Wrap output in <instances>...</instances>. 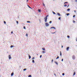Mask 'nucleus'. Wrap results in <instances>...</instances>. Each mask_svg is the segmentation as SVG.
<instances>
[{"label":"nucleus","mask_w":77,"mask_h":77,"mask_svg":"<svg viewBox=\"0 0 77 77\" xmlns=\"http://www.w3.org/2000/svg\"><path fill=\"white\" fill-rule=\"evenodd\" d=\"M48 17V15L47 16L45 17L44 18L45 22L47 21V17Z\"/></svg>","instance_id":"f257e3e1"},{"label":"nucleus","mask_w":77,"mask_h":77,"mask_svg":"<svg viewBox=\"0 0 77 77\" xmlns=\"http://www.w3.org/2000/svg\"><path fill=\"white\" fill-rule=\"evenodd\" d=\"M72 59L73 60H75V55H73L72 56Z\"/></svg>","instance_id":"f03ea898"},{"label":"nucleus","mask_w":77,"mask_h":77,"mask_svg":"<svg viewBox=\"0 0 77 77\" xmlns=\"http://www.w3.org/2000/svg\"><path fill=\"white\" fill-rule=\"evenodd\" d=\"M45 25L47 27H48V26H49V24L48 23H45Z\"/></svg>","instance_id":"7ed1b4c3"},{"label":"nucleus","mask_w":77,"mask_h":77,"mask_svg":"<svg viewBox=\"0 0 77 77\" xmlns=\"http://www.w3.org/2000/svg\"><path fill=\"white\" fill-rule=\"evenodd\" d=\"M8 57H9V59H11V55H9Z\"/></svg>","instance_id":"20e7f679"},{"label":"nucleus","mask_w":77,"mask_h":77,"mask_svg":"<svg viewBox=\"0 0 77 77\" xmlns=\"http://www.w3.org/2000/svg\"><path fill=\"white\" fill-rule=\"evenodd\" d=\"M51 29H56V28L54 27H51Z\"/></svg>","instance_id":"39448f33"},{"label":"nucleus","mask_w":77,"mask_h":77,"mask_svg":"<svg viewBox=\"0 0 77 77\" xmlns=\"http://www.w3.org/2000/svg\"><path fill=\"white\" fill-rule=\"evenodd\" d=\"M69 47H67L66 49V50H67V51H68V50H69Z\"/></svg>","instance_id":"423d86ee"},{"label":"nucleus","mask_w":77,"mask_h":77,"mask_svg":"<svg viewBox=\"0 0 77 77\" xmlns=\"http://www.w3.org/2000/svg\"><path fill=\"white\" fill-rule=\"evenodd\" d=\"M57 15L58 16H60V13H57Z\"/></svg>","instance_id":"0eeeda50"},{"label":"nucleus","mask_w":77,"mask_h":77,"mask_svg":"<svg viewBox=\"0 0 77 77\" xmlns=\"http://www.w3.org/2000/svg\"><path fill=\"white\" fill-rule=\"evenodd\" d=\"M14 75V72H12L11 74V76H12Z\"/></svg>","instance_id":"6e6552de"},{"label":"nucleus","mask_w":77,"mask_h":77,"mask_svg":"<svg viewBox=\"0 0 77 77\" xmlns=\"http://www.w3.org/2000/svg\"><path fill=\"white\" fill-rule=\"evenodd\" d=\"M42 49L44 51H45V48H42Z\"/></svg>","instance_id":"1a4fd4ad"},{"label":"nucleus","mask_w":77,"mask_h":77,"mask_svg":"<svg viewBox=\"0 0 77 77\" xmlns=\"http://www.w3.org/2000/svg\"><path fill=\"white\" fill-rule=\"evenodd\" d=\"M75 75V72H74L73 75Z\"/></svg>","instance_id":"9d476101"},{"label":"nucleus","mask_w":77,"mask_h":77,"mask_svg":"<svg viewBox=\"0 0 77 77\" xmlns=\"http://www.w3.org/2000/svg\"><path fill=\"white\" fill-rule=\"evenodd\" d=\"M42 53L43 54H44V53H45V51H42Z\"/></svg>","instance_id":"9b49d317"},{"label":"nucleus","mask_w":77,"mask_h":77,"mask_svg":"<svg viewBox=\"0 0 77 77\" xmlns=\"http://www.w3.org/2000/svg\"><path fill=\"white\" fill-rule=\"evenodd\" d=\"M29 59H30V58H31V56H30V55H29Z\"/></svg>","instance_id":"f8f14e48"},{"label":"nucleus","mask_w":77,"mask_h":77,"mask_svg":"<svg viewBox=\"0 0 77 77\" xmlns=\"http://www.w3.org/2000/svg\"><path fill=\"white\" fill-rule=\"evenodd\" d=\"M55 62V63H56V65H58V63H57V62Z\"/></svg>","instance_id":"ddd939ff"},{"label":"nucleus","mask_w":77,"mask_h":77,"mask_svg":"<svg viewBox=\"0 0 77 77\" xmlns=\"http://www.w3.org/2000/svg\"><path fill=\"white\" fill-rule=\"evenodd\" d=\"M27 23H30V21H27Z\"/></svg>","instance_id":"4468645a"},{"label":"nucleus","mask_w":77,"mask_h":77,"mask_svg":"<svg viewBox=\"0 0 77 77\" xmlns=\"http://www.w3.org/2000/svg\"><path fill=\"white\" fill-rule=\"evenodd\" d=\"M32 63H35V60H32Z\"/></svg>","instance_id":"2eb2a0df"},{"label":"nucleus","mask_w":77,"mask_h":77,"mask_svg":"<svg viewBox=\"0 0 77 77\" xmlns=\"http://www.w3.org/2000/svg\"><path fill=\"white\" fill-rule=\"evenodd\" d=\"M14 47V46L11 45V48H12V47Z\"/></svg>","instance_id":"dca6fc26"},{"label":"nucleus","mask_w":77,"mask_h":77,"mask_svg":"<svg viewBox=\"0 0 77 77\" xmlns=\"http://www.w3.org/2000/svg\"><path fill=\"white\" fill-rule=\"evenodd\" d=\"M67 11H70V9L69 8H68L67 10Z\"/></svg>","instance_id":"f3484780"},{"label":"nucleus","mask_w":77,"mask_h":77,"mask_svg":"<svg viewBox=\"0 0 77 77\" xmlns=\"http://www.w3.org/2000/svg\"><path fill=\"white\" fill-rule=\"evenodd\" d=\"M52 12H53V14H56V13H55V12H54L53 11Z\"/></svg>","instance_id":"a211bd4d"},{"label":"nucleus","mask_w":77,"mask_h":77,"mask_svg":"<svg viewBox=\"0 0 77 77\" xmlns=\"http://www.w3.org/2000/svg\"><path fill=\"white\" fill-rule=\"evenodd\" d=\"M66 15H67V16H68L69 15V13L67 14Z\"/></svg>","instance_id":"6ab92c4d"},{"label":"nucleus","mask_w":77,"mask_h":77,"mask_svg":"<svg viewBox=\"0 0 77 77\" xmlns=\"http://www.w3.org/2000/svg\"><path fill=\"white\" fill-rule=\"evenodd\" d=\"M59 56H58L56 58V59H59Z\"/></svg>","instance_id":"aec40b11"},{"label":"nucleus","mask_w":77,"mask_h":77,"mask_svg":"<svg viewBox=\"0 0 77 77\" xmlns=\"http://www.w3.org/2000/svg\"><path fill=\"white\" fill-rule=\"evenodd\" d=\"M32 77V75H29L28 76V77Z\"/></svg>","instance_id":"412c9836"},{"label":"nucleus","mask_w":77,"mask_h":77,"mask_svg":"<svg viewBox=\"0 0 77 77\" xmlns=\"http://www.w3.org/2000/svg\"><path fill=\"white\" fill-rule=\"evenodd\" d=\"M38 11L39 12H41V10L38 9Z\"/></svg>","instance_id":"4be33fe9"},{"label":"nucleus","mask_w":77,"mask_h":77,"mask_svg":"<svg viewBox=\"0 0 77 77\" xmlns=\"http://www.w3.org/2000/svg\"><path fill=\"white\" fill-rule=\"evenodd\" d=\"M66 6H67V5L66 4L64 5V7H65Z\"/></svg>","instance_id":"5701e85b"},{"label":"nucleus","mask_w":77,"mask_h":77,"mask_svg":"<svg viewBox=\"0 0 77 77\" xmlns=\"http://www.w3.org/2000/svg\"><path fill=\"white\" fill-rule=\"evenodd\" d=\"M67 38H69V36L67 35Z\"/></svg>","instance_id":"b1692460"},{"label":"nucleus","mask_w":77,"mask_h":77,"mask_svg":"<svg viewBox=\"0 0 77 77\" xmlns=\"http://www.w3.org/2000/svg\"><path fill=\"white\" fill-rule=\"evenodd\" d=\"M40 58H41V57H42V55H40Z\"/></svg>","instance_id":"393cba45"},{"label":"nucleus","mask_w":77,"mask_h":77,"mask_svg":"<svg viewBox=\"0 0 77 77\" xmlns=\"http://www.w3.org/2000/svg\"><path fill=\"white\" fill-rule=\"evenodd\" d=\"M56 33V32H52V34H54V33Z\"/></svg>","instance_id":"a878e982"},{"label":"nucleus","mask_w":77,"mask_h":77,"mask_svg":"<svg viewBox=\"0 0 77 77\" xmlns=\"http://www.w3.org/2000/svg\"><path fill=\"white\" fill-rule=\"evenodd\" d=\"M60 56H62V54L61 53V52H60Z\"/></svg>","instance_id":"bb28decb"},{"label":"nucleus","mask_w":77,"mask_h":77,"mask_svg":"<svg viewBox=\"0 0 77 77\" xmlns=\"http://www.w3.org/2000/svg\"><path fill=\"white\" fill-rule=\"evenodd\" d=\"M4 24H6V22L5 21H4Z\"/></svg>","instance_id":"cd10ccee"},{"label":"nucleus","mask_w":77,"mask_h":77,"mask_svg":"<svg viewBox=\"0 0 77 77\" xmlns=\"http://www.w3.org/2000/svg\"><path fill=\"white\" fill-rule=\"evenodd\" d=\"M26 36H28V35H27V33L26 34Z\"/></svg>","instance_id":"c85d7f7f"},{"label":"nucleus","mask_w":77,"mask_h":77,"mask_svg":"<svg viewBox=\"0 0 77 77\" xmlns=\"http://www.w3.org/2000/svg\"><path fill=\"white\" fill-rule=\"evenodd\" d=\"M26 69H23V71H26Z\"/></svg>","instance_id":"c756f323"},{"label":"nucleus","mask_w":77,"mask_h":77,"mask_svg":"<svg viewBox=\"0 0 77 77\" xmlns=\"http://www.w3.org/2000/svg\"><path fill=\"white\" fill-rule=\"evenodd\" d=\"M23 29H26V27L23 26Z\"/></svg>","instance_id":"7c9ffc66"},{"label":"nucleus","mask_w":77,"mask_h":77,"mask_svg":"<svg viewBox=\"0 0 77 77\" xmlns=\"http://www.w3.org/2000/svg\"><path fill=\"white\" fill-rule=\"evenodd\" d=\"M62 75H65V73H63L62 74Z\"/></svg>","instance_id":"2f4dec72"},{"label":"nucleus","mask_w":77,"mask_h":77,"mask_svg":"<svg viewBox=\"0 0 77 77\" xmlns=\"http://www.w3.org/2000/svg\"><path fill=\"white\" fill-rule=\"evenodd\" d=\"M66 3H68L67 2H65L64 3V4H66Z\"/></svg>","instance_id":"473e14b6"},{"label":"nucleus","mask_w":77,"mask_h":77,"mask_svg":"<svg viewBox=\"0 0 77 77\" xmlns=\"http://www.w3.org/2000/svg\"><path fill=\"white\" fill-rule=\"evenodd\" d=\"M60 18H61V17H60L58 18V19H59V20H60Z\"/></svg>","instance_id":"72a5a7b5"},{"label":"nucleus","mask_w":77,"mask_h":77,"mask_svg":"<svg viewBox=\"0 0 77 77\" xmlns=\"http://www.w3.org/2000/svg\"><path fill=\"white\" fill-rule=\"evenodd\" d=\"M52 22L51 21H50L49 22V23H51Z\"/></svg>","instance_id":"f704fd0d"},{"label":"nucleus","mask_w":77,"mask_h":77,"mask_svg":"<svg viewBox=\"0 0 77 77\" xmlns=\"http://www.w3.org/2000/svg\"><path fill=\"white\" fill-rule=\"evenodd\" d=\"M35 59V58L34 57H33L32 58V59L33 60V59Z\"/></svg>","instance_id":"c9c22d12"},{"label":"nucleus","mask_w":77,"mask_h":77,"mask_svg":"<svg viewBox=\"0 0 77 77\" xmlns=\"http://www.w3.org/2000/svg\"><path fill=\"white\" fill-rule=\"evenodd\" d=\"M43 6H45V4H44V3H43Z\"/></svg>","instance_id":"e433bc0d"},{"label":"nucleus","mask_w":77,"mask_h":77,"mask_svg":"<svg viewBox=\"0 0 77 77\" xmlns=\"http://www.w3.org/2000/svg\"><path fill=\"white\" fill-rule=\"evenodd\" d=\"M11 34H12V33H13V31H11Z\"/></svg>","instance_id":"4c0bfd02"},{"label":"nucleus","mask_w":77,"mask_h":77,"mask_svg":"<svg viewBox=\"0 0 77 77\" xmlns=\"http://www.w3.org/2000/svg\"><path fill=\"white\" fill-rule=\"evenodd\" d=\"M17 24H18V21H17Z\"/></svg>","instance_id":"58836bf2"},{"label":"nucleus","mask_w":77,"mask_h":77,"mask_svg":"<svg viewBox=\"0 0 77 77\" xmlns=\"http://www.w3.org/2000/svg\"><path fill=\"white\" fill-rule=\"evenodd\" d=\"M61 60L63 62V59H62V60Z\"/></svg>","instance_id":"ea45409f"},{"label":"nucleus","mask_w":77,"mask_h":77,"mask_svg":"<svg viewBox=\"0 0 77 77\" xmlns=\"http://www.w3.org/2000/svg\"><path fill=\"white\" fill-rule=\"evenodd\" d=\"M73 23H75V21L74 20H73Z\"/></svg>","instance_id":"a19ab883"},{"label":"nucleus","mask_w":77,"mask_h":77,"mask_svg":"<svg viewBox=\"0 0 77 77\" xmlns=\"http://www.w3.org/2000/svg\"><path fill=\"white\" fill-rule=\"evenodd\" d=\"M53 62V60H52L51 61L52 62Z\"/></svg>","instance_id":"79ce46f5"},{"label":"nucleus","mask_w":77,"mask_h":77,"mask_svg":"<svg viewBox=\"0 0 77 77\" xmlns=\"http://www.w3.org/2000/svg\"><path fill=\"white\" fill-rule=\"evenodd\" d=\"M75 2H77V0H75Z\"/></svg>","instance_id":"37998d69"},{"label":"nucleus","mask_w":77,"mask_h":77,"mask_svg":"<svg viewBox=\"0 0 77 77\" xmlns=\"http://www.w3.org/2000/svg\"><path fill=\"white\" fill-rule=\"evenodd\" d=\"M75 15H74V16H73V17H75Z\"/></svg>","instance_id":"c03bdc74"},{"label":"nucleus","mask_w":77,"mask_h":77,"mask_svg":"<svg viewBox=\"0 0 77 77\" xmlns=\"http://www.w3.org/2000/svg\"><path fill=\"white\" fill-rule=\"evenodd\" d=\"M28 1H29V0H27L26 2H27Z\"/></svg>","instance_id":"a18cd8bd"},{"label":"nucleus","mask_w":77,"mask_h":77,"mask_svg":"<svg viewBox=\"0 0 77 77\" xmlns=\"http://www.w3.org/2000/svg\"><path fill=\"white\" fill-rule=\"evenodd\" d=\"M62 48H63V46H62Z\"/></svg>","instance_id":"49530a36"},{"label":"nucleus","mask_w":77,"mask_h":77,"mask_svg":"<svg viewBox=\"0 0 77 77\" xmlns=\"http://www.w3.org/2000/svg\"><path fill=\"white\" fill-rule=\"evenodd\" d=\"M29 8H30V9H32V8L31 7H29Z\"/></svg>","instance_id":"de8ad7c7"},{"label":"nucleus","mask_w":77,"mask_h":77,"mask_svg":"<svg viewBox=\"0 0 77 77\" xmlns=\"http://www.w3.org/2000/svg\"><path fill=\"white\" fill-rule=\"evenodd\" d=\"M76 41H77V39L76 40Z\"/></svg>","instance_id":"09e8293b"},{"label":"nucleus","mask_w":77,"mask_h":77,"mask_svg":"<svg viewBox=\"0 0 77 77\" xmlns=\"http://www.w3.org/2000/svg\"><path fill=\"white\" fill-rule=\"evenodd\" d=\"M74 12H75V11H74Z\"/></svg>","instance_id":"8fccbe9b"},{"label":"nucleus","mask_w":77,"mask_h":77,"mask_svg":"<svg viewBox=\"0 0 77 77\" xmlns=\"http://www.w3.org/2000/svg\"><path fill=\"white\" fill-rule=\"evenodd\" d=\"M68 6H68L67 7H68Z\"/></svg>","instance_id":"3c124183"}]
</instances>
